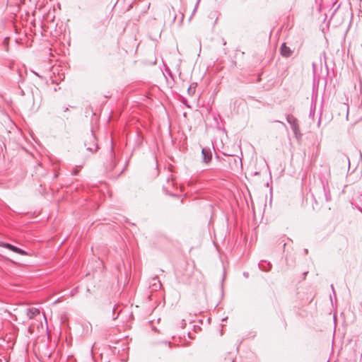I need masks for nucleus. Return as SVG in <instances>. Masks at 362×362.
<instances>
[{"label": "nucleus", "instance_id": "5", "mask_svg": "<svg viewBox=\"0 0 362 362\" xmlns=\"http://www.w3.org/2000/svg\"><path fill=\"white\" fill-rule=\"evenodd\" d=\"M281 53L283 57H288L291 56L292 52L291 49L288 47H287L285 43H284L281 47Z\"/></svg>", "mask_w": 362, "mask_h": 362}, {"label": "nucleus", "instance_id": "4", "mask_svg": "<svg viewBox=\"0 0 362 362\" xmlns=\"http://www.w3.org/2000/svg\"><path fill=\"white\" fill-rule=\"evenodd\" d=\"M40 315V310L36 308H31L27 310V315L29 319H32Z\"/></svg>", "mask_w": 362, "mask_h": 362}, {"label": "nucleus", "instance_id": "3", "mask_svg": "<svg viewBox=\"0 0 362 362\" xmlns=\"http://www.w3.org/2000/svg\"><path fill=\"white\" fill-rule=\"evenodd\" d=\"M202 156H203V161L205 163H209L212 158L211 153V151L203 148L202 151Z\"/></svg>", "mask_w": 362, "mask_h": 362}, {"label": "nucleus", "instance_id": "1", "mask_svg": "<svg viewBox=\"0 0 362 362\" xmlns=\"http://www.w3.org/2000/svg\"><path fill=\"white\" fill-rule=\"evenodd\" d=\"M267 168V163L264 160H256V163L254 167L250 170V175H257L260 172Z\"/></svg>", "mask_w": 362, "mask_h": 362}, {"label": "nucleus", "instance_id": "6", "mask_svg": "<svg viewBox=\"0 0 362 362\" xmlns=\"http://www.w3.org/2000/svg\"><path fill=\"white\" fill-rule=\"evenodd\" d=\"M239 150H240V146L238 145V146H236L235 150L233 152H230V153H228V156H235V153H238V152L239 151Z\"/></svg>", "mask_w": 362, "mask_h": 362}, {"label": "nucleus", "instance_id": "2", "mask_svg": "<svg viewBox=\"0 0 362 362\" xmlns=\"http://www.w3.org/2000/svg\"><path fill=\"white\" fill-rule=\"evenodd\" d=\"M0 246H3L6 248L11 250V251L18 253L22 255H26L27 252L17 247H15L9 243H0Z\"/></svg>", "mask_w": 362, "mask_h": 362}]
</instances>
